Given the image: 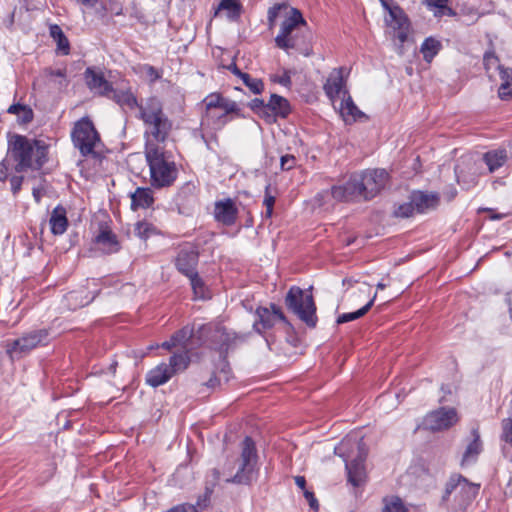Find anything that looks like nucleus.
Masks as SVG:
<instances>
[{"label":"nucleus","instance_id":"58","mask_svg":"<svg viewBox=\"0 0 512 512\" xmlns=\"http://www.w3.org/2000/svg\"><path fill=\"white\" fill-rule=\"evenodd\" d=\"M46 74L50 77L66 78V68L47 69Z\"/></svg>","mask_w":512,"mask_h":512},{"label":"nucleus","instance_id":"10","mask_svg":"<svg viewBox=\"0 0 512 512\" xmlns=\"http://www.w3.org/2000/svg\"><path fill=\"white\" fill-rule=\"evenodd\" d=\"M71 137L74 146L79 149L83 156H96V150L101 142L100 136L90 119L82 118L76 122Z\"/></svg>","mask_w":512,"mask_h":512},{"label":"nucleus","instance_id":"16","mask_svg":"<svg viewBox=\"0 0 512 512\" xmlns=\"http://www.w3.org/2000/svg\"><path fill=\"white\" fill-rule=\"evenodd\" d=\"M238 209L231 198L216 201L214 204V217L217 222L231 226L236 222Z\"/></svg>","mask_w":512,"mask_h":512},{"label":"nucleus","instance_id":"44","mask_svg":"<svg viewBox=\"0 0 512 512\" xmlns=\"http://www.w3.org/2000/svg\"><path fill=\"white\" fill-rule=\"evenodd\" d=\"M414 213L417 212L414 203L413 201H411V199H409V202L399 205L394 211L395 216L401 218L411 217Z\"/></svg>","mask_w":512,"mask_h":512},{"label":"nucleus","instance_id":"56","mask_svg":"<svg viewBox=\"0 0 512 512\" xmlns=\"http://www.w3.org/2000/svg\"><path fill=\"white\" fill-rule=\"evenodd\" d=\"M23 179L24 178L22 176H13L10 179L11 190L13 194H17L20 191Z\"/></svg>","mask_w":512,"mask_h":512},{"label":"nucleus","instance_id":"28","mask_svg":"<svg viewBox=\"0 0 512 512\" xmlns=\"http://www.w3.org/2000/svg\"><path fill=\"white\" fill-rule=\"evenodd\" d=\"M268 117L270 112L274 116L286 117L290 113V105L287 99L277 94H272L268 103H266Z\"/></svg>","mask_w":512,"mask_h":512},{"label":"nucleus","instance_id":"54","mask_svg":"<svg viewBox=\"0 0 512 512\" xmlns=\"http://www.w3.org/2000/svg\"><path fill=\"white\" fill-rule=\"evenodd\" d=\"M273 82L279 83L283 86H289L291 84V77L288 71H284L282 75H275L271 77Z\"/></svg>","mask_w":512,"mask_h":512},{"label":"nucleus","instance_id":"14","mask_svg":"<svg viewBox=\"0 0 512 512\" xmlns=\"http://www.w3.org/2000/svg\"><path fill=\"white\" fill-rule=\"evenodd\" d=\"M256 315L258 320L254 322L253 327L260 334L274 327L277 322H286V317L275 304H271L269 308H257Z\"/></svg>","mask_w":512,"mask_h":512},{"label":"nucleus","instance_id":"13","mask_svg":"<svg viewBox=\"0 0 512 512\" xmlns=\"http://www.w3.org/2000/svg\"><path fill=\"white\" fill-rule=\"evenodd\" d=\"M345 72L346 70L343 67L333 69L323 86L325 94L334 105L344 97V93H348Z\"/></svg>","mask_w":512,"mask_h":512},{"label":"nucleus","instance_id":"9","mask_svg":"<svg viewBox=\"0 0 512 512\" xmlns=\"http://www.w3.org/2000/svg\"><path fill=\"white\" fill-rule=\"evenodd\" d=\"M285 304L309 327L316 326V306L311 294L305 293L297 286H292L286 295Z\"/></svg>","mask_w":512,"mask_h":512},{"label":"nucleus","instance_id":"38","mask_svg":"<svg viewBox=\"0 0 512 512\" xmlns=\"http://www.w3.org/2000/svg\"><path fill=\"white\" fill-rule=\"evenodd\" d=\"M375 298H376V294L373 296V298L366 305H364L359 310H357L355 312L343 313V314L339 315L338 318H337V323L338 324H343V323H347V322L354 321L356 319L361 318L373 306Z\"/></svg>","mask_w":512,"mask_h":512},{"label":"nucleus","instance_id":"5","mask_svg":"<svg viewBox=\"0 0 512 512\" xmlns=\"http://www.w3.org/2000/svg\"><path fill=\"white\" fill-rule=\"evenodd\" d=\"M478 491V485L468 482L461 475H452L446 484L441 504L447 512H466Z\"/></svg>","mask_w":512,"mask_h":512},{"label":"nucleus","instance_id":"64","mask_svg":"<svg viewBox=\"0 0 512 512\" xmlns=\"http://www.w3.org/2000/svg\"><path fill=\"white\" fill-rule=\"evenodd\" d=\"M42 195H43L42 189L33 188V197L36 200V202H40Z\"/></svg>","mask_w":512,"mask_h":512},{"label":"nucleus","instance_id":"61","mask_svg":"<svg viewBox=\"0 0 512 512\" xmlns=\"http://www.w3.org/2000/svg\"><path fill=\"white\" fill-rule=\"evenodd\" d=\"M295 484L305 493L306 489V479L304 476H296L295 477Z\"/></svg>","mask_w":512,"mask_h":512},{"label":"nucleus","instance_id":"59","mask_svg":"<svg viewBox=\"0 0 512 512\" xmlns=\"http://www.w3.org/2000/svg\"><path fill=\"white\" fill-rule=\"evenodd\" d=\"M499 75H500L502 82H511L512 83V69L502 67L499 70Z\"/></svg>","mask_w":512,"mask_h":512},{"label":"nucleus","instance_id":"34","mask_svg":"<svg viewBox=\"0 0 512 512\" xmlns=\"http://www.w3.org/2000/svg\"><path fill=\"white\" fill-rule=\"evenodd\" d=\"M448 0H423L427 8L433 11L435 17L453 16L454 11L447 6Z\"/></svg>","mask_w":512,"mask_h":512},{"label":"nucleus","instance_id":"45","mask_svg":"<svg viewBox=\"0 0 512 512\" xmlns=\"http://www.w3.org/2000/svg\"><path fill=\"white\" fill-rule=\"evenodd\" d=\"M274 204H275V196L270 194L269 186H266L263 205L266 207L265 216L267 218H270L272 216Z\"/></svg>","mask_w":512,"mask_h":512},{"label":"nucleus","instance_id":"24","mask_svg":"<svg viewBox=\"0 0 512 512\" xmlns=\"http://www.w3.org/2000/svg\"><path fill=\"white\" fill-rule=\"evenodd\" d=\"M473 440L468 444L462 460L461 466L469 465L476 461L478 455L482 451V442L480 440V434L478 428L472 429Z\"/></svg>","mask_w":512,"mask_h":512},{"label":"nucleus","instance_id":"47","mask_svg":"<svg viewBox=\"0 0 512 512\" xmlns=\"http://www.w3.org/2000/svg\"><path fill=\"white\" fill-rule=\"evenodd\" d=\"M498 96L502 100L512 99V83L502 82L498 89Z\"/></svg>","mask_w":512,"mask_h":512},{"label":"nucleus","instance_id":"8","mask_svg":"<svg viewBox=\"0 0 512 512\" xmlns=\"http://www.w3.org/2000/svg\"><path fill=\"white\" fill-rule=\"evenodd\" d=\"M358 196L363 200L376 197L387 185L389 173L385 169H367L353 174Z\"/></svg>","mask_w":512,"mask_h":512},{"label":"nucleus","instance_id":"46","mask_svg":"<svg viewBox=\"0 0 512 512\" xmlns=\"http://www.w3.org/2000/svg\"><path fill=\"white\" fill-rule=\"evenodd\" d=\"M502 439L512 445V418L502 421Z\"/></svg>","mask_w":512,"mask_h":512},{"label":"nucleus","instance_id":"49","mask_svg":"<svg viewBox=\"0 0 512 512\" xmlns=\"http://www.w3.org/2000/svg\"><path fill=\"white\" fill-rule=\"evenodd\" d=\"M215 338H218L220 341V349L227 350L229 346L230 336L225 332L222 328H217L215 331Z\"/></svg>","mask_w":512,"mask_h":512},{"label":"nucleus","instance_id":"62","mask_svg":"<svg viewBox=\"0 0 512 512\" xmlns=\"http://www.w3.org/2000/svg\"><path fill=\"white\" fill-rule=\"evenodd\" d=\"M7 167L5 165V162L2 161L0 163V182H4L7 178Z\"/></svg>","mask_w":512,"mask_h":512},{"label":"nucleus","instance_id":"37","mask_svg":"<svg viewBox=\"0 0 512 512\" xmlns=\"http://www.w3.org/2000/svg\"><path fill=\"white\" fill-rule=\"evenodd\" d=\"M223 96L219 93H211L205 97L203 103L206 108V115L208 119L213 120L216 116V112L218 107L220 106L221 101L223 100Z\"/></svg>","mask_w":512,"mask_h":512},{"label":"nucleus","instance_id":"12","mask_svg":"<svg viewBox=\"0 0 512 512\" xmlns=\"http://www.w3.org/2000/svg\"><path fill=\"white\" fill-rule=\"evenodd\" d=\"M458 420L459 417L455 408H440L427 414L424 424L431 431H441L449 429Z\"/></svg>","mask_w":512,"mask_h":512},{"label":"nucleus","instance_id":"52","mask_svg":"<svg viewBox=\"0 0 512 512\" xmlns=\"http://www.w3.org/2000/svg\"><path fill=\"white\" fill-rule=\"evenodd\" d=\"M250 107L252 110L256 111L257 113L268 116L266 104L261 99H259V98L253 99L250 102Z\"/></svg>","mask_w":512,"mask_h":512},{"label":"nucleus","instance_id":"36","mask_svg":"<svg viewBox=\"0 0 512 512\" xmlns=\"http://www.w3.org/2000/svg\"><path fill=\"white\" fill-rule=\"evenodd\" d=\"M220 11H226L227 18L235 20L240 16L241 6L234 0H222L218 5L215 15Z\"/></svg>","mask_w":512,"mask_h":512},{"label":"nucleus","instance_id":"20","mask_svg":"<svg viewBox=\"0 0 512 512\" xmlns=\"http://www.w3.org/2000/svg\"><path fill=\"white\" fill-rule=\"evenodd\" d=\"M96 248L104 254H113L120 250L121 246L117 236L110 230L103 229L95 237Z\"/></svg>","mask_w":512,"mask_h":512},{"label":"nucleus","instance_id":"63","mask_svg":"<svg viewBox=\"0 0 512 512\" xmlns=\"http://www.w3.org/2000/svg\"><path fill=\"white\" fill-rule=\"evenodd\" d=\"M228 70H230L234 75L238 76L239 78L241 77V75L244 74V72H242L236 64L232 63L230 64L228 67H227Z\"/></svg>","mask_w":512,"mask_h":512},{"label":"nucleus","instance_id":"42","mask_svg":"<svg viewBox=\"0 0 512 512\" xmlns=\"http://www.w3.org/2000/svg\"><path fill=\"white\" fill-rule=\"evenodd\" d=\"M134 233L141 239H147L156 233V228L153 224L147 221H139L135 224Z\"/></svg>","mask_w":512,"mask_h":512},{"label":"nucleus","instance_id":"43","mask_svg":"<svg viewBox=\"0 0 512 512\" xmlns=\"http://www.w3.org/2000/svg\"><path fill=\"white\" fill-rule=\"evenodd\" d=\"M240 79L254 94H260L264 89L263 82L258 78H252L248 73L241 75Z\"/></svg>","mask_w":512,"mask_h":512},{"label":"nucleus","instance_id":"41","mask_svg":"<svg viewBox=\"0 0 512 512\" xmlns=\"http://www.w3.org/2000/svg\"><path fill=\"white\" fill-rule=\"evenodd\" d=\"M229 373H230V368H229V365L228 363H226L225 361H223L222 363V368H221V371L219 373V375H216L214 374L206 383L205 385L209 388H215L217 387L218 385H220L221 381L224 380L225 382H227L229 380Z\"/></svg>","mask_w":512,"mask_h":512},{"label":"nucleus","instance_id":"35","mask_svg":"<svg viewBox=\"0 0 512 512\" xmlns=\"http://www.w3.org/2000/svg\"><path fill=\"white\" fill-rule=\"evenodd\" d=\"M173 336L177 347L181 348V350H192V346L190 344V341L193 336L192 328H190L189 326H185L176 333H174Z\"/></svg>","mask_w":512,"mask_h":512},{"label":"nucleus","instance_id":"21","mask_svg":"<svg viewBox=\"0 0 512 512\" xmlns=\"http://www.w3.org/2000/svg\"><path fill=\"white\" fill-rule=\"evenodd\" d=\"M85 81L90 90L101 95L107 96L111 91L110 83L104 78L101 72H96L92 68H87L84 73Z\"/></svg>","mask_w":512,"mask_h":512},{"label":"nucleus","instance_id":"26","mask_svg":"<svg viewBox=\"0 0 512 512\" xmlns=\"http://www.w3.org/2000/svg\"><path fill=\"white\" fill-rule=\"evenodd\" d=\"M49 223L51 232L54 235H62L66 231L68 226L66 209L60 205L55 207L51 213Z\"/></svg>","mask_w":512,"mask_h":512},{"label":"nucleus","instance_id":"2","mask_svg":"<svg viewBox=\"0 0 512 512\" xmlns=\"http://www.w3.org/2000/svg\"><path fill=\"white\" fill-rule=\"evenodd\" d=\"M282 11L285 12V17L275 37V44L279 49L288 52L290 49L298 48L304 42L307 21L298 9L289 7L285 3H279L268 10L267 20L270 28L275 25V21Z\"/></svg>","mask_w":512,"mask_h":512},{"label":"nucleus","instance_id":"15","mask_svg":"<svg viewBox=\"0 0 512 512\" xmlns=\"http://www.w3.org/2000/svg\"><path fill=\"white\" fill-rule=\"evenodd\" d=\"M198 259L199 252L197 248L193 245H185L179 250L175 258V266L180 273L188 276L196 272Z\"/></svg>","mask_w":512,"mask_h":512},{"label":"nucleus","instance_id":"3","mask_svg":"<svg viewBox=\"0 0 512 512\" xmlns=\"http://www.w3.org/2000/svg\"><path fill=\"white\" fill-rule=\"evenodd\" d=\"M8 155L15 171L39 170L48 160V145L43 140L14 134L8 139Z\"/></svg>","mask_w":512,"mask_h":512},{"label":"nucleus","instance_id":"29","mask_svg":"<svg viewBox=\"0 0 512 512\" xmlns=\"http://www.w3.org/2000/svg\"><path fill=\"white\" fill-rule=\"evenodd\" d=\"M190 351L181 350L180 352L174 353L167 364L172 370L173 374L185 371L190 364Z\"/></svg>","mask_w":512,"mask_h":512},{"label":"nucleus","instance_id":"11","mask_svg":"<svg viewBox=\"0 0 512 512\" xmlns=\"http://www.w3.org/2000/svg\"><path fill=\"white\" fill-rule=\"evenodd\" d=\"M47 337L48 331L45 329L26 333L20 338L7 342V353L11 356V358L15 356L20 357L21 355L28 353L37 346L44 344L47 340Z\"/></svg>","mask_w":512,"mask_h":512},{"label":"nucleus","instance_id":"53","mask_svg":"<svg viewBox=\"0 0 512 512\" xmlns=\"http://www.w3.org/2000/svg\"><path fill=\"white\" fill-rule=\"evenodd\" d=\"M280 165L282 170H290L296 165V158L290 154L283 155L280 160Z\"/></svg>","mask_w":512,"mask_h":512},{"label":"nucleus","instance_id":"33","mask_svg":"<svg viewBox=\"0 0 512 512\" xmlns=\"http://www.w3.org/2000/svg\"><path fill=\"white\" fill-rule=\"evenodd\" d=\"M7 112L9 114L16 115L18 121L22 124L30 123L33 120L34 116L33 110L29 106L19 103L12 104L7 109Z\"/></svg>","mask_w":512,"mask_h":512},{"label":"nucleus","instance_id":"48","mask_svg":"<svg viewBox=\"0 0 512 512\" xmlns=\"http://www.w3.org/2000/svg\"><path fill=\"white\" fill-rule=\"evenodd\" d=\"M383 512H408V510L405 508L402 501L396 498L385 506Z\"/></svg>","mask_w":512,"mask_h":512},{"label":"nucleus","instance_id":"31","mask_svg":"<svg viewBox=\"0 0 512 512\" xmlns=\"http://www.w3.org/2000/svg\"><path fill=\"white\" fill-rule=\"evenodd\" d=\"M49 32L50 36L57 44V52L62 55H68L70 53V42L61 27L57 24H53L50 26Z\"/></svg>","mask_w":512,"mask_h":512},{"label":"nucleus","instance_id":"32","mask_svg":"<svg viewBox=\"0 0 512 512\" xmlns=\"http://www.w3.org/2000/svg\"><path fill=\"white\" fill-rule=\"evenodd\" d=\"M442 45L440 41L429 37L424 40L421 44L420 51L423 54V58L426 62L430 63L432 59L438 54Z\"/></svg>","mask_w":512,"mask_h":512},{"label":"nucleus","instance_id":"30","mask_svg":"<svg viewBox=\"0 0 512 512\" xmlns=\"http://www.w3.org/2000/svg\"><path fill=\"white\" fill-rule=\"evenodd\" d=\"M483 160L488 166L489 172L493 173L505 164L507 153L505 150L489 151L483 155Z\"/></svg>","mask_w":512,"mask_h":512},{"label":"nucleus","instance_id":"19","mask_svg":"<svg viewBox=\"0 0 512 512\" xmlns=\"http://www.w3.org/2000/svg\"><path fill=\"white\" fill-rule=\"evenodd\" d=\"M339 101V113L345 123L351 124L365 117V114L358 109L349 93H344V97L339 99Z\"/></svg>","mask_w":512,"mask_h":512},{"label":"nucleus","instance_id":"27","mask_svg":"<svg viewBox=\"0 0 512 512\" xmlns=\"http://www.w3.org/2000/svg\"><path fill=\"white\" fill-rule=\"evenodd\" d=\"M153 202V192L150 188L138 187L131 194V208L133 210L149 208Z\"/></svg>","mask_w":512,"mask_h":512},{"label":"nucleus","instance_id":"39","mask_svg":"<svg viewBox=\"0 0 512 512\" xmlns=\"http://www.w3.org/2000/svg\"><path fill=\"white\" fill-rule=\"evenodd\" d=\"M483 64L484 68L491 78L493 76V72L499 71L502 66L500 65L499 58L494 53V51H487L483 56Z\"/></svg>","mask_w":512,"mask_h":512},{"label":"nucleus","instance_id":"51","mask_svg":"<svg viewBox=\"0 0 512 512\" xmlns=\"http://www.w3.org/2000/svg\"><path fill=\"white\" fill-rule=\"evenodd\" d=\"M77 299H78V292L73 291L66 295V300L69 303V306L71 309H76L77 307L85 306L90 302L89 299H86V300H81L79 303H72L74 300H77Z\"/></svg>","mask_w":512,"mask_h":512},{"label":"nucleus","instance_id":"7","mask_svg":"<svg viewBox=\"0 0 512 512\" xmlns=\"http://www.w3.org/2000/svg\"><path fill=\"white\" fill-rule=\"evenodd\" d=\"M258 473V454L255 442L251 437H245L241 443L237 472L227 481L234 484L250 485L257 479Z\"/></svg>","mask_w":512,"mask_h":512},{"label":"nucleus","instance_id":"1","mask_svg":"<svg viewBox=\"0 0 512 512\" xmlns=\"http://www.w3.org/2000/svg\"><path fill=\"white\" fill-rule=\"evenodd\" d=\"M138 118L144 125L145 150L165 147L173 124L165 114L162 102L156 97L141 102Z\"/></svg>","mask_w":512,"mask_h":512},{"label":"nucleus","instance_id":"60","mask_svg":"<svg viewBox=\"0 0 512 512\" xmlns=\"http://www.w3.org/2000/svg\"><path fill=\"white\" fill-rule=\"evenodd\" d=\"M160 347H162L163 349L169 350V351H171L173 348H176L177 345L175 343L174 336L172 335L170 340L163 342L160 345Z\"/></svg>","mask_w":512,"mask_h":512},{"label":"nucleus","instance_id":"23","mask_svg":"<svg viewBox=\"0 0 512 512\" xmlns=\"http://www.w3.org/2000/svg\"><path fill=\"white\" fill-rule=\"evenodd\" d=\"M107 97L115 101L123 110L139 109L140 103H138L137 98L129 89L114 90L111 88Z\"/></svg>","mask_w":512,"mask_h":512},{"label":"nucleus","instance_id":"40","mask_svg":"<svg viewBox=\"0 0 512 512\" xmlns=\"http://www.w3.org/2000/svg\"><path fill=\"white\" fill-rule=\"evenodd\" d=\"M190 280L191 287L194 295L198 299H204L206 297V287L203 280L199 277L197 272L187 276Z\"/></svg>","mask_w":512,"mask_h":512},{"label":"nucleus","instance_id":"18","mask_svg":"<svg viewBox=\"0 0 512 512\" xmlns=\"http://www.w3.org/2000/svg\"><path fill=\"white\" fill-rule=\"evenodd\" d=\"M358 188H356L353 176L349 178V180L341 186H333L331 188V191H325L319 196L329 195L336 200V201H355L360 200V197L358 196Z\"/></svg>","mask_w":512,"mask_h":512},{"label":"nucleus","instance_id":"55","mask_svg":"<svg viewBox=\"0 0 512 512\" xmlns=\"http://www.w3.org/2000/svg\"><path fill=\"white\" fill-rule=\"evenodd\" d=\"M303 494H304L305 499L308 501L310 508L314 512H318L319 503H318L317 499L315 498L314 493L309 490H305V493H303Z\"/></svg>","mask_w":512,"mask_h":512},{"label":"nucleus","instance_id":"25","mask_svg":"<svg viewBox=\"0 0 512 512\" xmlns=\"http://www.w3.org/2000/svg\"><path fill=\"white\" fill-rule=\"evenodd\" d=\"M218 110H221V112H216L213 121H215L219 127H223L228 122V116L230 114L240 115L239 105L235 101L225 97L221 101Z\"/></svg>","mask_w":512,"mask_h":512},{"label":"nucleus","instance_id":"6","mask_svg":"<svg viewBox=\"0 0 512 512\" xmlns=\"http://www.w3.org/2000/svg\"><path fill=\"white\" fill-rule=\"evenodd\" d=\"M145 157L153 187H168L175 182L178 170L176 164L167 158L165 147L145 150Z\"/></svg>","mask_w":512,"mask_h":512},{"label":"nucleus","instance_id":"22","mask_svg":"<svg viewBox=\"0 0 512 512\" xmlns=\"http://www.w3.org/2000/svg\"><path fill=\"white\" fill-rule=\"evenodd\" d=\"M174 376L167 363H160L146 375V383L151 387H158L167 383Z\"/></svg>","mask_w":512,"mask_h":512},{"label":"nucleus","instance_id":"50","mask_svg":"<svg viewBox=\"0 0 512 512\" xmlns=\"http://www.w3.org/2000/svg\"><path fill=\"white\" fill-rule=\"evenodd\" d=\"M407 30L408 26L406 25L405 21H399L398 29L394 31L393 37L398 39L400 43H404L407 39Z\"/></svg>","mask_w":512,"mask_h":512},{"label":"nucleus","instance_id":"4","mask_svg":"<svg viewBox=\"0 0 512 512\" xmlns=\"http://www.w3.org/2000/svg\"><path fill=\"white\" fill-rule=\"evenodd\" d=\"M334 451L345 461L348 481L355 487L362 485L366 478L364 462L368 451L363 438L351 433L342 439Z\"/></svg>","mask_w":512,"mask_h":512},{"label":"nucleus","instance_id":"57","mask_svg":"<svg viewBox=\"0 0 512 512\" xmlns=\"http://www.w3.org/2000/svg\"><path fill=\"white\" fill-rule=\"evenodd\" d=\"M168 512H197V510L192 504H180L171 508Z\"/></svg>","mask_w":512,"mask_h":512},{"label":"nucleus","instance_id":"17","mask_svg":"<svg viewBox=\"0 0 512 512\" xmlns=\"http://www.w3.org/2000/svg\"><path fill=\"white\" fill-rule=\"evenodd\" d=\"M417 213H426L439 205V195L434 192L413 191L409 197Z\"/></svg>","mask_w":512,"mask_h":512}]
</instances>
